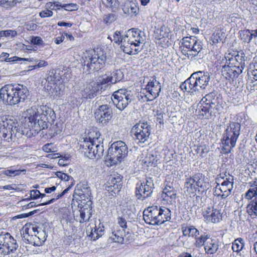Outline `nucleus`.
<instances>
[{"mask_svg": "<svg viewBox=\"0 0 257 257\" xmlns=\"http://www.w3.org/2000/svg\"><path fill=\"white\" fill-rule=\"evenodd\" d=\"M207 235L203 234L200 237L196 238L195 244L196 246L200 247L203 245H205L206 241L209 239Z\"/></svg>", "mask_w": 257, "mask_h": 257, "instance_id": "obj_49", "label": "nucleus"}, {"mask_svg": "<svg viewBox=\"0 0 257 257\" xmlns=\"http://www.w3.org/2000/svg\"><path fill=\"white\" fill-rule=\"evenodd\" d=\"M225 33L222 29L219 28L216 29L212 36V40L214 43L222 42L225 37Z\"/></svg>", "mask_w": 257, "mask_h": 257, "instance_id": "obj_38", "label": "nucleus"}, {"mask_svg": "<svg viewBox=\"0 0 257 257\" xmlns=\"http://www.w3.org/2000/svg\"><path fill=\"white\" fill-rule=\"evenodd\" d=\"M182 53L189 59L193 60L202 49L201 42L195 37L184 38L180 46Z\"/></svg>", "mask_w": 257, "mask_h": 257, "instance_id": "obj_6", "label": "nucleus"}, {"mask_svg": "<svg viewBox=\"0 0 257 257\" xmlns=\"http://www.w3.org/2000/svg\"><path fill=\"white\" fill-rule=\"evenodd\" d=\"M197 184L198 189H200L201 191H204L209 189L210 184L208 178L201 173H198Z\"/></svg>", "mask_w": 257, "mask_h": 257, "instance_id": "obj_33", "label": "nucleus"}, {"mask_svg": "<svg viewBox=\"0 0 257 257\" xmlns=\"http://www.w3.org/2000/svg\"><path fill=\"white\" fill-rule=\"evenodd\" d=\"M244 245L243 239L241 238H238L232 242V249L233 251L238 252L241 250Z\"/></svg>", "mask_w": 257, "mask_h": 257, "instance_id": "obj_45", "label": "nucleus"}, {"mask_svg": "<svg viewBox=\"0 0 257 257\" xmlns=\"http://www.w3.org/2000/svg\"><path fill=\"white\" fill-rule=\"evenodd\" d=\"M107 1L112 10H116L118 8L119 3L118 0H107Z\"/></svg>", "mask_w": 257, "mask_h": 257, "instance_id": "obj_61", "label": "nucleus"}, {"mask_svg": "<svg viewBox=\"0 0 257 257\" xmlns=\"http://www.w3.org/2000/svg\"><path fill=\"white\" fill-rule=\"evenodd\" d=\"M160 156L158 155L156 152H151L147 155L145 160V163L148 165H151L156 166L158 162L160 160Z\"/></svg>", "mask_w": 257, "mask_h": 257, "instance_id": "obj_37", "label": "nucleus"}, {"mask_svg": "<svg viewBox=\"0 0 257 257\" xmlns=\"http://www.w3.org/2000/svg\"><path fill=\"white\" fill-rule=\"evenodd\" d=\"M151 127L147 122H139L135 124L131 130L132 135L140 143H145L150 135Z\"/></svg>", "mask_w": 257, "mask_h": 257, "instance_id": "obj_13", "label": "nucleus"}, {"mask_svg": "<svg viewBox=\"0 0 257 257\" xmlns=\"http://www.w3.org/2000/svg\"><path fill=\"white\" fill-rule=\"evenodd\" d=\"M128 149L122 141L114 142L108 149V154L105 157L107 166H112L120 162L127 155Z\"/></svg>", "mask_w": 257, "mask_h": 257, "instance_id": "obj_5", "label": "nucleus"}, {"mask_svg": "<svg viewBox=\"0 0 257 257\" xmlns=\"http://www.w3.org/2000/svg\"><path fill=\"white\" fill-rule=\"evenodd\" d=\"M224 61H227L229 62V64H236L239 65V63L241 62L242 63V58L240 57L238 55H237L235 56H233L232 55H230V54H228L227 56H225L222 60V63H224Z\"/></svg>", "mask_w": 257, "mask_h": 257, "instance_id": "obj_39", "label": "nucleus"}, {"mask_svg": "<svg viewBox=\"0 0 257 257\" xmlns=\"http://www.w3.org/2000/svg\"><path fill=\"white\" fill-rule=\"evenodd\" d=\"M98 92V90L92 82L86 85V87L81 91V94L84 98L92 99L96 95Z\"/></svg>", "mask_w": 257, "mask_h": 257, "instance_id": "obj_25", "label": "nucleus"}, {"mask_svg": "<svg viewBox=\"0 0 257 257\" xmlns=\"http://www.w3.org/2000/svg\"><path fill=\"white\" fill-rule=\"evenodd\" d=\"M141 49L142 48H140V44L126 42L125 41V39H123L121 50L124 53L129 55H135L138 54Z\"/></svg>", "mask_w": 257, "mask_h": 257, "instance_id": "obj_24", "label": "nucleus"}, {"mask_svg": "<svg viewBox=\"0 0 257 257\" xmlns=\"http://www.w3.org/2000/svg\"><path fill=\"white\" fill-rule=\"evenodd\" d=\"M0 5L4 8L10 9L14 6V1L13 0H0Z\"/></svg>", "mask_w": 257, "mask_h": 257, "instance_id": "obj_55", "label": "nucleus"}, {"mask_svg": "<svg viewBox=\"0 0 257 257\" xmlns=\"http://www.w3.org/2000/svg\"><path fill=\"white\" fill-rule=\"evenodd\" d=\"M126 42L141 44L144 43V39L142 36V32L135 29L129 30L123 37Z\"/></svg>", "mask_w": 257, "mask_h": 257, "instance_id": "obj_21", "label": "nucleus"}, {"mask_svg": "<svg viewBox=\"0 0 257 257\" xmlns=\"http://www.w3.org/2000/svg\"><path fill=\"white\" fill-rule=\"evenodd\" d=\"M171 213L170 210L166 207H159L158 214V225L162 224L171 219Z\"/></svg>", "mask_w": 257, "mask_h": 257, "instance_id": "obj_32", "label": "nucleus"}, {"mask_svg": "<svg viewBox=\"0 0 257 257\" xmlns=\"http://www.w3.org/2000/svg\"><path fill=\"white\" fill-rule=\"evenodd\" d=\"M105 62L106 56L102 52L100 51L98 53L92 51L91 53L87 54V56H85L83 66L84 69L90 72L97 71L104 66Z\"/></svg>", "mask_w": 257, "mask_h": 257, "instance_id": "obj_7", "label": "nucleus"}, {"mask_svg": "<svg viewBox=\"0 0 257 257\" xmlns=\"http://www.w3.org/2000/svg\"><path fill=\"white\" fill-rule=\"evenodd\" d=\"M122 187V178L120 175H114L111 176L106 186V189L108 191L113 192L114 193H118Z\"/></svg>", "mask_w": 257, "mask_h": 257, "instance_id": "obj_22", "label": "nucleus"}, {"mask_svg": "<svg viewBox=\"0 0 257 257\" xmlns=\"http://www.w3.org/2000/svg\"><path fill=\"white\" fill-rule=\"evenodd\" d=\"M113 41L115 43L120 44V48L121 49L123 45V37H122L121 33L119 31H116L113 35Z\"/></svg>", "mask_w": 257, "mask_h": 257, "instance_id": "obj_53", "label": "nucleus"}, {"mask_svg": "<svg viewBox=\"0 0 257 257\" xmlns=\"http://www.w3.org/2000/svg\"><path fill=\"white\" fill-rule=\"evenodd\" d=\"M153 181L148 178L145 182L138 183L136 188V195L138 199L144 200L152 195L154 187Z\"/></svg>", "mask_w": 257, "mask_h": 257, "instance_id": "obj_14", "label": "nucleus"}, {"mask_svg": "<svg viewBox=\"0 0 257 257\" xmlns=\"http://www.w3.org/2000/svg\"><path fill=\"white\" fill-rule=\"evenodd\" d=\"M110 77L106 75L99 76L96 81L93 82L98 91H104L106 89L108 83L110 82Z\"/></svg>", "mask_w": 257, "mask_h": 257, "instance_id": "obj_30", "label": "nucleus"}, {"mask_svg": "<svg viewBox=\"0 0 257 257\" xmlns=\"http://www.w3.org/2000/svg\"><path fill=\"white\" fill-rule=\"evenodd\" d=\"M159 207L152 206L148 207L144 211L143 218L146 223L151 225H158V216Z\"/></svg>", "mask_w": 257, "mask_h": 257, "instance_id": "obj_17", "label": "nucleus"}, {"mask_svg": "<svg viewBox=\"0 0 257 257\" xmlns=\"http://www.w3.org/2000/svg\"><path fill=\"white\" fill-rule=\"evenodd\" d=\"M13 120L8 119L6 115H0V135L2 138H7L8 129V126L11 125Z\"/></svg>", "mask_w": 257, "mask_h": 257, "instance_id": "obj_28", "label": "nucleus"}, {"mask_svg": "<svg viewBox=\"0 0 257 257\" xmlns=\"http://www.w3.org/2000/svg\"><path fill=\"white\" fill-rule=\"evenodd\" d=\"M19 247L17 240L8 232L0 233V257H9Z\"/></svg>", "mask_w": 257, "mask_h": 257, "instance_id": "obj_8", "label": "nucleus"}, {"mask_svg": "<svg viewBox=\"0 0 257 257\" xmlns=\"http://www.w3.org/2000/svg\"><path fill=\"white\" fill-rule=\"evenodd\" d=\"M53 13L48 9L45 10L39 13V16L42 18L51 17L53 16Z\"/></svg>", "mask_w": 257, "mask_h": 257, "instance_id": "obj_58", "label": "nucleus"}, {"mask_svg": "<svg viewBox=\"0 0 257 257\" xmlns=\"http://www.w3.org/2000/svg\"><path fill=\"white\" fill-rule=\"evenodd\" d=\"M47 89L49 91L54 97H58L61 96L64 92V85L61 82L56 83L55 85L47 84Z\"/></svg>", "mask_w": 257, "mask_h": 257, "instance_id": "obj_27", "label": "nucleus"}, {"mask_svg": "<svg viewBox=\"0 0 257 257\" xmlns=\"http://www.w3.org/2000/svg\"><path fill=\"white\" fill-rule=\"evenodd\" d=\"M254 184V186H252L245 193V198L248 199H251L253 197H257V186L256 183Z\"/></svg>", "mask_w": 257, "mask_h": 257, "instance_id": "obj_50", "label": "nucleus"}, {"mask_svg": "<svg viewBox=\"0 0 257 257\" xmlns=\"http://www.w3.org/2000/svg\"><path fill=\"white\" fill-rule=\"evenodd\" d=\"M133 96L131 91L126 89H120L115 91L111 97L114 105L119 110L124 109L132 101Z\"/></svg>", "mask_w": 257, "mask_h": 257, "instance_id": "obj_11", "label": "nucleus"}, {"mask_svg": "<svg viewBox=\"0 0 257 257\" xmlns=\"http://www.w3.org/2000/svg\"><path fill=\"white\" fill-rule=\"evenodd\" d=\"M35 111L39 116L46 118L49 123H52L55 120V112L51 108L46 105H41L38 109L35 108Z\"/></svg>", "mask_w": 257, "mask_h": 257, "instance_id": "obj_20", "label": "nucleus"}, {"mask_svg": "<svg viewBox=\"0 0 257 257\" xmlns=\"http://www.w3.org/2000/svg\"><path fill=\"white\" fill-rule=\"evenodd\" d=\"M1 37L6 36V37H14L16 36L17 34V32L14 30H8L6 31H0Z\"/></svg>", "mask_w": 257, "mask_h": 257, "instance_id": "obj_56", "label": "nucleus"}, {"mask_svg": "<svg viewBox=\"0 0 257 257\" xmlns=\"http://www.w3.org/2000/svg\"><path fill=\"white\" fill-rule=\"evenodd\" d=\"M68 102L70 105L74 107L77 105V98L74 94L71 95L68 97Z\"/></svg>", "mask_w": 257, "mask_h": 257, "instance_id": "obj_60", "label": "nucleus"}, {"mask_svg": "<svg viewBox=\"0 0 257 257\" xmlns=\"http://www.w3.org/2000/svg\"><path fill=\"white\" fill-rule=\"evenodd\" d=\"M62 8L66 11H72L77 9V6L74 4H64Z\"/></svg>", "mask_w": 257, "mask_h": 257, "instance_id": "obj_59", "label": "nucleus"}, {"mask_svg": "<svg viewBox=\"0 0 257 257\" xmlns=\"http://www.w3.org/2000/svg\"><path fill=\"white\" fill-rule=\"evenodd\" d=\"M232 64H229V62L225 61V64L222 66V71H226L229 77H234V70Z\"/></svg>", "mask_w": 257, "mask_h": 257, "instance_id": "obj_47", "label": "nucleus"}, {"mask_svg": "<svg viewBox=\"0 0 257 257\" xmlns=\"http://www.w3.org/2000/svg\"><path fill=\"white\" fill-rule=\"evenodd\" d=\"M241 125L239 122L229 121L223 132L221 139L222 150L229 153L235 146L240 133Z\"/></svg>", "mask_w": 257, "mask_h": 257, "instance_id": "obj_3", "label": "nucleus"}, {"mask_svg": "<svg viewBox=\"0 0 257 257\" xmlns=\"http://www.w3.org/2000/svg\"><path fill=\"white\" fill-rule=\"evenodd\" d=\"M23 116L30 123L29 125L33 127L36 131L48 128V122L46 118L39 116L35 111V107H31L27 109L23 113Z\"/></svg>", "mask_w": 257, "mask_h": 257, "instance_id": "obj_10", "label": "nucleus"}, {"mask_svg": "<svg viewBox=\"0 0 257 257\" xmlns=\"http://www.w3.org/2000/svg\"><path fill=\"white\" fill-rule=\"evenodd\" d=\"M22 170H6L2 172V174L10 177H15L20 175Z\"/></svg>", "mask_w": 257, "mask_h": 257, "instance_id": "obj_52", "label": "nucleus"}, {"mask_svg": "<svg viewBox=\"0 0 257 257\" xmlns=\"http://www.w3.org/2000/svg\"><path fill=\"white\" fill-rule=\"evenodd\" d=\"M29 95L27 88L21 84H9L0 89L1 99L5 103L13 105L24 101Z\"/></svg>", "mask_w": 257, "mask_h": 257, "instance_id": "obj_1", "label": "nucleus"}, {"mask_svg": "<svg viewBox=\"0 0 257 257\" xmlns=\"http://www.w3.org/2000/svg\"><path fill=\"white\" fill-rule=\"evenodd\" d=\"M233 71H234V77H237L242 72V70L244 68V63H239V65H237L236 64H234L233 65Z\"/></svg>", "mask_w": 257, "mask_h": 257, "instance_id": "obj_51", "label": "nucleus"}, {"mask_svg": "<svg viewBox=\"0 0 257 257\" xmlns=\"http://www.w3.org/2000/svg\"><path fill=\"white\" fill-rule=\"evenodd\" d=\"M198 173L194 174L193 176L186 179L185 183V186L187 192L191 193H194L197 189L198 187L197 179Z\"/></svg>", "mask_w": 257, "mask_h": 257, "instance_id": "obj_29", "label": "nucleus"}, {"mask_svg": "<svg viewBox=\"0 0 257 257\" xmlns=\"http://www.w3.org/2000/svg\"><path fill=\"white\" fill-rule=\"evenodd\" d=\"M220 175L223 181L217 183L213 194L222 199H225L231 194L233 189L234 177L229 174L228 175L226 174Z\"/></svg>", "mask_w": 257, "mask_h": 257, "instance_id": "obj_9", "label": "nucleus"}, {"mask_svg": "<svg viewBox=\"0 0 257 257\" xmlns=\"http://www.w3.org/2000/svg\"><path fill=\"white\" fill-rule=\"evenodd\" d=\"M94 138H86L81 146L87 157L90 159H98L102 155L104 150L102 146L96 144Z\"/></svg>", "mask_w": 257, "mask_h": 257, "instance_id": "obj_12", "label": "nucleus"}, {"mask_svg": "<svg viewBox=\"0 0 257 257\" xmlns=\"http://www.w3.org/2000/svg\"><path fill=\"white\" fill-rule=\"evenodd\" d=\"M239 33L240 39L244 42L249 43L253 38L250 30L246 29L240 31Z\"/></svg>", "mask_w": 257, "mask_h": 257, "instance_id": "obj_43", "label": "nucleus"}, {"mask_svg": "<svg viewBox=\"0 0 257 257\" xmlns=\"http://www.w3.org/2000/svg\"><path fill=\"white\" fill-rule=\"evenodd\" d=\"M116 19L115 15L113 14H108L103 17V21L105 24H110L114 22Z\"/></svg>", "mask_w": 257, "mask_h": 257, "instance_id": "obj_57", "label": "nucleus"}, {"mask_svg": "<svg viewBox=\"0 0 257 257\" xmlns=\"http://www.w3.org/2000/svg\"><path fill=\"white\" fill-rule=\"evenodd\" d=\"M86 232L92 239L96 240L103 235L104 226L100 222H99L98 226L96 224H90L87 227Z\"/></svg>", "mask_w": 257, "mask_h": 257, "instance_id": "obj_23", "label": "nucleus"}, {"mask_svg": "<svg viewBox=\"0 0 257 257\" xmlns=\"http://www.w3.org/2000/svg\"><path fill=\"white\" fill-rule=\"evenodd\" d=\"M122 9L124 13L131 16L137 15L139 11L138 4L132 1L125 2Z\"/></svg>", "mask_w": 257, "mask_h": 257, "instance_id": "obj_26", "label": "nucleus"}, {"mask_svg": "<svg viewBox=\"0 0 257 257\" xmlns=\"http://www.w3.org/2000/svg\"><path fill=\"white\" fill-rule=\"evenodd\" d=\"M203 215L207 222H218L222 217L220 210L214 207L207 208L203 212Z\"/></svg>", "mask_w": 257, "mask_h": 257, "instance_id": "obj_18", "label": "nucleus"}, {"mask_svg": "<svg viewBox=\"0 0 257 257\" xmlns=\"http://www.w3.org/2000/svg\"><path fill=\"white\" fill-rule=\"evenodd\" d=\"M61 77L57 74L55 70L50 71L47 78V84L55 85L56 83L60 82Z\"/></svg>", "mask_w": 257, "mask_h": 257, "instance_id": "obj_40", "label": "nucleus"}, {"mask_svg": "<svg viewBox=\"0 0 257 257\" xmlns=\"http://www.w3.org/2000/svg\"><path fill=\"white\" fill-rule=\"evenodd\" d=\"M30 195L31 199H37L40 197L41 193L38 190H33L30 191Z\"/></svg>", "mask_w": 257, "mask_h": 257, "instance_id": "obj_64", "label": "nucleus"}, {"mask_svg": "<svg viewBox=\"0 0 257 257\" xmlns=\"http://www.w3.org/2000/svg\"><path fill=\"white\" fill-rule=\"evenodd\" d=\"M36 238L38 239V241L39 242L35 243L34 242V244H36L37 245H39L40 244H41L42 242H44L45 240L46 239V234L45 231L41 230L40 231L38 232V234H37V236H35Z\"/></svg>", "mask_w": 257, "mask_h": 257, "instance_id": "obj_54", "label": "nucleus"}, {"mask_svg": "<svg viewBox=\"0 0 257 257\" xmlns=\"http://www.w3.org/2000/svg\"><path fill=\"white\" fill-rule=\"evenodd\" d=\"M124 234L125 231L124 229L114 230L110 236L109 239L113 242L122 244L124 242Z\"/></svg>", "mask_w": 257, "mask_h": 257, "instance_id": "obj_34", "label": "nucleus"}, {"mask_svg": "<svg viewBox=\"0 0 257 257\" xmlns=\"http://www.w3.org/2000/svg\"><path fill=\"white\" fill-rule=\"evenodd\" d=\"M123 73L120 70H116L113 71L111 74V76L110 77L111 79L110 82L114 84L120 81L123 78Z\"/></svg>", "mask_w": 257, "mask_h": 257, "instance_id": "obj_46", "label": "nucleus"}, {"mask_svg": "<svg viewBox=\"0 0 257 257\" xmlns=\"http://www.w3.org/2000/svg\"><path fill=\"white\" fill-rule=\"evenodd\" d=\"M247 211L250 215L257 216V197L251 200L247 206Z\"/></svg>", "mask_w": 257, "mask_h": 257, "instance_id": "obj_42", "label": "nucleus"}, {"mask_svg": "<svg viewBox=\"0 0 257 257\" xmlns=\"http://www.w3.org/2000/svg\"><path fill=\"white\" fill-rule=\"evenodd\" d=\"M219 242L216 239L209 238L205 244L204 249L208 254H213L216 252L218 249Z\"/></svg>", "mask_w": 257, "mask_h": 257, "instance_id": "obj_31", "label": "nucleus"}, {"mask_svg": "<svg viewBox=\"0 0 257 257\" xmlns=\"http://www.w3.org/2000/svg\"><path fill=\"white\" fill-rule=\"evenodd\" d=\"M56 175L57 176V177L65 181L69 180L70 178H71L70 176H68L66 174L62 173L61 172H57Z\"/></svg>", "mask_w": 257, "mask_h": 257, "instance_id": "obj_62", "label": "nucleus"}, {"mask_svg": "<svg viewBox=\"0 0 257 257\" xmlns=\"http://www.w3.org/2000/svg\"><path fill=\"white\" fill-rule=\"evenodd\" d=\"M55 121H54L52 123H49L50 124V127L49 129V135L52 137H54L57 134H59L62 131V125L61 123H58L57 122L54 123Z\"/></svg>", "mask_w": 257, "mask_h": 257, "instance_id": "obj_41", "label": "nucleus"}, {"mask_svg": "<svg viewBox=\"0 0 257 257\" xmlns=\"http://www.w3.org/2000/svg\"><path fill=\"white\" fill-rule=\"evenodd\" d=\"M72 185H73L72 184L71 185H69L61 193L57 195L55 198H53V199H50V200H49L48 201L41 203L40 204V205H46L49 204H50L51 203H53L54 201L58 199L59 198H60V197H61L62 196L64 195V194H65L66 193H67L68 191L71 189V188Z\"/></svg>", "mask_w": 257, "mask_h": 257, "instance_id": "obj_48", "label": "nucleus"}, {"mask_svg": "<svg viewBox=\"0 0 257 257\" xmlns=\"http://www.w3.org/2000/svg\"><path fill=\"white\" fill-rule=\"evenodd\" d=\"M169 190L168 188H165L163 190V197L165 200L167 201H172L175 199L176 193L173 189L169 187Z\"/></svg>", "mask_w": 257, "mask_h": 257, "instance_id": "obj_44", "label": "nucleus"}, {"mask_svg": "<svg viewBox=\"0 0 257 257\" xmlns=\"http://www.w3.org/2000/svg\"><path fill=\"white\" fill-rule=\"evenodd\" d=\"M146 90L147 92L146 97H147L148 100H153L159 95L161 90V84L156 79L153 78L148 82L146 86Z\"/></svg>", "mask_w": 257, "mask_h": 257, "instance_id": "obj_16", "label": "nucleus"}, {"mask_svg": "<svg viewBox=\"0 0 257 257\" xmlns=\"http://www.w3.org/2000/svg\"><path fill=\"white\" fill-rule=\"evenodd\" d=\"M218 97L216 93L211 92L206 94L198 104L196 112L200 116L209 119L215 116V108Z\"/></svg>", "mask_w": 257, "mask_h": 257, "instance_id": "obj_4", "label": "nucleus"}, {"mask_svg": "<svg viewBox=\"0 0 257 257\" xmlns=\"http://www.w3.org/2000/svg\"><path fill=\"white\" fill-rule=\"evenodd\" d=\"M8 138H6V140L8 142H10L9 139L11 141L14 138H21L23 134H25V132L26 130H23V127L19 125L17 122H15L13 120V122L11 125L8 126Z\"/></svg>", "mask_w": 257, "mask_h": 257, "instance_id": "obj_19", "label": "nucleus"}, {"mask_svg": "<svg viewBox=\"0 0 257 257\" xmlns=\"http://www.w3.org/2000/svg\"><path fill=\"white\" fill-rule=\"evenodd\" d=\"M91 209L89 207H83L80 210V223L86 222L91 215Z\"/></svg>", "mask_w": 257, "mask_h": 257, "instance_id": "obj_36", "label": "nucleus"}, {"mask_svg": "<svg viewBox=\"0 0 257 257\" xmlns=\"http://www.w3.org/2000/svg\"><path fill=\"white\" fill-rule=\"evenodd\" d=\"M95 118L103 124H106L112 118L111 108L107 105H102L94 113Z\"/></svg>", "mask_w": 257, "mask_h": 257, "instance_id": "obj_15", "label": "nucleus"}, {"mask_svg": "<svg viewBox=\"0 0 257 257\" xmlns=\"http://www.w3.org/2000/svg\"><path fill=\"white\" fill-rule=\"evenodd\" d=\"M183 234L185 236L196 237L199 235V231L193 226H184L182 228Z\"/></svg>", "mask_w": 257, "mask_h": 257, "instance_id": "obj_35", "label": "nucleus"}, {"mask_svg": "<svg viewBox=\"0 0 257 257\" xmlns=\"http://www.w3.org/2000/svg\"><path fill=\"white\" fill-rule=\"evenodd\" d=\"M210 80V75L208 72L198 71L180 85V88L184 91L195 94L200 90L206 89Z\"/></svg>", "mask_w": 257, "mask_h": 257, "instance_id": "obj_2", "label": "nucleus"}, {"mask_svg": "<svg viewBox=\"0 0 257 257\" xmlns=\"http://www.w3.org/2000/svg\"><path fill=\"white\" fill-rule=\"evenodd\" d=\"M117 223L122 228V229H124L127 227L126 220L122 217L117 218Z\"/></svg>", "mask_w": 257, "mask_h": 257, "instance_id": "obj_63", "label": "nucleus"}]
</instances>
